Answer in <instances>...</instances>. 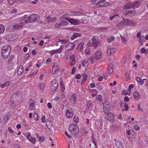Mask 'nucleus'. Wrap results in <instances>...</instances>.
I'll return each mask as SVG.
<instances>
[{"label": "nucleus", "mask_w": 148, "mask_h": 148, "mask_svg": "<svg viewBox=\"0 0 148 148\" xmlns=\"http://www.w3.org/2000/svg\"><path fill=\"white\" fill-rule=\"evenodd\" d=\"M68 21L71 25H78L80 24V22L79 20L73 18H69Z\"/></svg>", "instance_id": "obj_8"}, {"label": "nucleus", "mask_w": 148, "mask_h": 148, "mask_svg": "<svg viewBox=\"0 0 148 148\" xmlns=\"http://www.w3.org/2000/svg\"><path fill=\"white\" fill-rule=\"evenodd\" d=\"M113 71V65L112 64H109L108 67L107 73L109 74H111Z\"/></svg>", "instance_id": "obj_16"}, {"label": "nucleus", "mask_w": 148, "mask_h": 148, "mask_svg": "<svg viewBox=\"0 0 148 148\" xmlns=\"http://www.w3.org/2000/svg\"><path fill=\"white\" fill-rule=\"evenodd\" d=\"M75 46V43L73 42L70 43L66 45L65 49L67 51H71L74 49Z\"/></svg>", "instance_id": "obj_6"}, {"label": "nucleus", "mask_w": 148, "mask_h": 148, "mask_svg": "<svg viewBox=\"0 0 148 148\" xmlns=\"http://www.w3.org/2000/svg\"><path fill=\"white\" fill-rule=\"evenodd\" d=\"M101 96L100 95H97L96 97V99L97 100L99 101H100L101 100Z\"/></svg>", "instance_id": "obj_44"}, {"label": "nucleus", "mask_w": 148, "mask_h": 148, "mask_svg": "<svg viewBox=\"0 0 148 148\" xmlns=\"http://www.w3.org/2000/svg\"><path fill=\"white\" fill-rule=\"evenodd\" d=\"M123 21H121L119 23L117 24V27L119 28H121L123 27Z\"/></svg>", "instance_id": "obj_38"}, {"label": "nucleus", "mask_w": 148, "mask_h": 148, "mask_svg": "<svg viewBox=\"0 0 148 148\" xmlns=\"http://www.w3.org/2000/svg\"><path fill=\"white\" fill-rule=\"evenodd\" d=\"M69 41V39H60L59 40L58 42H60L61 44H66Z\"/></svg>", "instance_id": "obj_25"}, {"label": "nucleus", "mask_w": 148, "mask_h": 148, "mask_svg": "<svg viewBox=\"0 0 148 148\" xmlns=\"http://www.w3.org/2000/svg\"><path fill=\"white\" fill-rule=\"evenodd\" d=\"M29 103V108L31 110H34L35 108L34 105L35 104V101L32 99H31Z\"/></svg>", "instance_id": "obj_18"}, {"label": "nucleus", "mask_w": 148, "mask_h": 148, "mask_svg": "<svg viewBox=\"0 0 148 148\" xmlns=\"http://www.w3.org/2000/svg\"><path fill=\"white\" fill-rule=\"evenodd\" d=\"M121 39H122V42L124 43H125L126 42V38L125 37H121Z\"/></svg>", "instance_id": "obj_57"}, {"label": "nucleus", "mask_w": 148, "mask_h": 148, "mask_svg": "<svg viewBox=\"0 0 148 148\" xmlns=\"http://www.w3.org/2000/svg\"><path fill=\"white\" fill-rule=\"evenodd\" d=\"M33 118L36 120L37 121L38 120V115L35 112L34 114Z\"/></svg>", "instance_id": "obj_40"}, {"label": "nucleus", "mask_w": 148, "mask_h": 148, "mask_svg": "<svg viewBox=\"0 0 148 148\" xmlns=\"http://www.w3.org/2000/svg\"><path fill=\"white\" fill-rule=\"evenodd\" d=\"M140 128V127L138 125H135L134 127V129L135 130H138Z\"/></svg>", "instance_id": "obj_52"}, {"label": "nucleus", "mask_w": 148, "mask_h": 148, "mask_svg": "<svg viewBox=\"0 0 148 148\" xmlns=\"http://www.w3.org/2000/svg\"><path fill=\"white\" fill-rule=\"evenodd\" d=\"M60 85L61 88L62 89L64 90L65 89V87L64 85V84L63 82L62 81H61L60 82Z\"/></svg>", "instance_id": "obj_49"}, {"label": "nucleus", "mask_w": 148, "mask_h": 148, "mask_svg": "<svg viewBox=\"0 0 148 148\" xmlns=\"http://www.w3.org/2000/svg\"><path fill=\"white\" fill-rule=\"evenodd\" d=\"M41 120L42 123H44L45 122V116H43L41 119Z\"/></svg>", "instance_id": "obj_58"}, {"label": "nucleus", "mask_w": 148, "mask_h": 148, "mask_svg": "<svg viewBox=\"0 0 148 148\" xmlns=\"http://www.w3.org/2000/svg\"><path fill=\"white\" fill-rule=\"evenodd\" d=\"M63 47L62 46H61L58 49L55 50H52L50 51V53L51 55H53L55 53H60L62 51Z\"/></svg>", "instance_id": "obj_10"}, {"label": "nucleus", "mask_w": 148, "mask_h": 148, "mask_svg": "<svg viewBox=\"0 0 148 148\" xmlns=\"http://www.w3.org/2000/svg\"><path fill=\"white\" fill-rule=\"evenodd\" d=\"M69 130L72 134L76 136L78 135L79 132V129L75 125L73 124H71L69 125Z\"/></svg>", "instance_id": "obj_2"}, {"label": "nucleus", "mask_w": 148, "mask_h": 148, "mask_svg": "<svg viewBox=\"0 0 148 148\" xmlns=\"http://www.w3.org/2000/svg\"><path fill=\"white\" fill-rule=\"evenodd\" d=\"M146 50L143 47H142L140 49V52L142 53H146Z\"/></svg>", "instance_id": "obj_48"}, {"label": "nucleus", "mask_w": 148, "mask_h": 148, "mask_svg": "<svg viewBox=\"0 0 148 148\" xmlns=\"http://www.w3.org/2000/svg\"><path fill=\"white\" fill-rule=\"evenodd\" d=\"M11 50V47L9 45H6L2 49L1 54L4 58H8Z\"/></svg>", "instance_id": "obj_1"}, {"label": "nucleus", "mask_w": 148, "mask_h": 148, "mask_svg": "<svg viewBox=\"0 0 148 148\" xmlns=\"http://www.w3.org/2000/svg\"><path fill=\"white\" fill-rule=\"evenodd\" d=\"M58 82L56 80H53L51 87V89L53 91H55L58 87Z\"/></svg>", "instance_id": "obj_7"}, {"label": "nucleus", "mask_w": 148, "mask_h": 148, "mask_svg": "<svg viewBox=\"0 0 148 148\" xmlns=\"http://www.w3.org/2000/svg\"><path fill=\"white\" fill-rule=\"evenodd\" d=\"M11 12L12 13H16V9H13L11 11Z\"/></svg>", "instance_id": "obj_62"}, {"label": "nucleus", "mask_w": 148, "mask_h": 148, "mask_svg": "<svg viewBox=\"0 0 148 148\" xmlns=\"http://www.w3.org/2000/svg\"><path fill=\"white\" fill-rule=\"evenodd\" d=\"M116 84V81H114L113 83L111 82L110 84V85L111 86H113L114 85H115Z\"/></svg>", "instance_id": "obj_54"}, {"label": "nucleus", "mask_w": 148, "mask_h": 148, "mask_svg": "<svg viewBox=\"0 0 148 148\" xmlns=\"http://www.w3.org/2000/svg\"><path fill=\"white\" fill-rule=\"evenodd\" d=\"M15 2V0H8V2L10 4H12Z\"/></svg>", "instance_id": "obj_55"}, {"label": "nucleus", "mask_w": 148, "mask_h": 148, "mask_svg": "<svg viewBox=\"0 0 148 148\" xmlns=\"http://www.w3.org/2000/svg\"><path fill=\"white\" fill-rule=\"evenodd\" d=\"M23 72V69L22 66H20L17 71V73L18 75H21Z\"/></svg>", "instance_id": "obj_28"}, {"label": "nucleus", "mask_w": 148, "mask_h": 148, "mask_svg": "<svg viewBox=\"0 0 148 148\" xmlns=\"http://www.w3.org/2000/svg\"><path fill=\"white\" fill-rule=\"evenodd\" d=\"M116 51V49L114 48H110L108 49L107 53L108 55H111Z\"/></svg>", "instance_id": "obj_13"}, {"label": "nucleus", "mask_w": 148, "mask_h": 148, "mask_svg": "<svg viewBox=\"0 0 148 148\" xmlns=\"http://www.w3.org/2000/svg\"><path fill=\"white\" fill-rule=\"evenodd\" d=\"M45 86V85L43 83L40 84V88L42 90L44 88Z\"/></svg>", "instance_id": "obj_51"}, {"label": "nucleus", "mask_w": 148, "mask_h": 148, "mask_svg": "<svg viewBox=\"0 0 148 148\" xmlns=\"http://www.w3.org/2000/svg\"><path fill=\"white\" fill-rule=\"evenodd\" d=\"M70 58L71 61H75V57L74 55H71L70 56Z\"/></svg>", "instance_id": "obj_53"}, {"label": "nucleus", "mask_w": 148, "mask_h": 148, "mask_svg": "<svg viewBox=\"0 0 148 148\" xmlns=\"http://www.w3.org/2000/svg\"><path fill=\"white\" fill-rule=\"evenodd\" d=\"M68 22L66 21L62 20L59 23H56L54 26L55 28H58L61 27L63 26H65L68 25Z\"/></svg>", "instance_id": "obj_5"}, {"label": "nucleus", "mask_w": 148, "mask_h": 148, "mask_svg": "<svg viewBox=\"0 0 148 148\" xmlns=\"http://www.w3.org/2000/svg\"><path fill=\"white\" fill-rule=\"evenodd\" d=\"M26 137L27 138V139L29 140L30 139L32 138V136H31L30 134H27V136H26Z\"/></svg>", "instance_id": "obj_61"}, {"label": "nucleus", "mask_w": 148, "mask_h": 148, "mask_svg": "<svg viewBox=\"0 0 148 148\" xmlns=\"http://www.w3.org/2000/svg\"><path fill=\"white\" fill-rule=\"evenodd\" d=\"M133 96L135 99H138L140 97V95L137 92H135L133 93Z\"/></svg>", "instance_id": "obj_31"}, {"label": "nucleus", "mask_w": 148, "mask_h": 148, "mask_svg": "<svg viewBox=\"0 0 148 148\" xmlns=\"http://www.w3.org/2000/svg\"><path fill=\"white\" fill-rule=\"evenodd\" d=\"M140 2L139 1H135L134 2L132 3L133 8L138 7L140 6Z\"/></svg>", "instance_id": "obj_24"}, {"label": "nucleus", "mask_w": 148, "mask_h": 148, "mask_svg": "<svg viewBox=\"0 0 148 148\" xmlns=\"http://www.w3.org/2000/svg\"><path fill=\"white\" fill-rule=\"evenodd\" d=\"M20 20L19 22L18 23H16L13 26V28L15 29H19L21 28L23 25L20 23Z\"/></svg>", "instance_id": "obj_12"}, {"label": "nucleus", "mask_w": 148, "mask_h": 148, "mask_svg": "<svg viewBox=\"0 0 148 148\" xmlns=\"http://www.w3.org/2000/svg\"><path fill=\"white\" fill-rule=\"evenodd\" d=\"M119 17V16L117 14H116L110 17V20L112 21L114 19H117Z\"/></svg>", "instance_id": "obj_32"}, {"label": "nucleus", "mask_w": 148, "mask_h": 148, "mask_svg": "<svg viewBox=\"0 0 148 148\" xmlns=\"http://www.w3.org/2000/svg\"><path fill=\"white\" fill-rule=\"evenodd\" d=\"M136 79L140 84L142 85L143 84V81H142L140 77H137L136 78Z\"/></svg>", "instance_id": "obj_29"}, {"label": "nucleus", "mask_w": 148, "mask_h": 148, "mask_svg": "<svg viewBox=\"0 0 148 148\" xmlns=\"http://www.w3.org/2000/svg\"><path fill=\"white\" fill-rule=\"evenodd\" d=\"M9 85V82H6L5 83L2 84L0 85L1 87L2 88H5V86H7Z\"/></svg>", "instance_id": "obj_33"}, {"label": "nucleus", "mask_w": 148, "mask_h": 148, "mask_svg": "<svg viewBox=\"0 0 148 148\" xmlns=\"http://www.w3.org/2000/svg\"><path fill=\"white\" fill-rule=\"evenodd\" d=\"M60 18L61 20L64 19L67 20L68 21H69V18H68L66 17V15H64L61 16Z\"/></svg>", "instance_id": "obj_36"}, {"label": "nucleus", "mask_w": 148, "mask_h": 148, "mask_svg": "<svg viewBox=\"0 0 148 148\" xmlns=\"http://www.w3.org/2000/svg\"><path fill=\"white\" fill-rule=\"evenodd\" d=\"M92 105V103L90 101H88L86 104V106L88 108H90Z\"/></svg>", "instance_id": "obj_45"}, {"label": "nucleus", "mask_w": 148, "mask_h": 148, "mask_svg": "<svg viewBox=\"0 0 148 148\" xmlns=\"http://www.w3.org/2000/svg\"><path fill=\"white\" fill-rule=\"evenodd\" d=\"M58 69V64L57 63H55L53 68L52 73H56V71H57V70Z\"/></svg>", "instance_id": "obj_23"}, {"label": "nucleus", "mask_w": 148, "mask_h": 148, "mask_svg": "<svg viewBox=\"0 0 148 148\" xmlns=\"http://www.w3.org/2000/svg\"><path fill=\"white\" fill-rule=\"evenodd\" d=\"M124 107L125 108V110L127 111L129 109V107L128 105L126 103H125V104L124 105Z\"/></svg>", "instance_id": "obj_46"}, {"label": "nucleus", "mask_w": 148, "mask_h": 148, "mask_svg": "<svg viewBox=\"0 0 148 148\" xmlns=\"http://www.w3.org/2000/svg\"><path fill=\"white\" fill-rule=\"evenodd\" d=\"M115 144L118 148H121L122 147V144L119 141L116 142L115 143Z\"/></svg>", "instance_id": "obj_35"}, {"label": "nucleus", "mask_w": 148, "mask_h": 148, "mask_svg": "<svg viewBox=\"0 0 148 148\" xmlns=\"http://www.w3.org/2000/svg\"><path fill=\"white\" fill-rule=\"evenodd\" d=\"M124 100L125 101H128L129 100V99L128 97L125 96L124 97Z\"/></svg>", "instance_id": "obj_60"}, {"label": "nucleus", "mask_w": 148, "mask_h": 148, "mask_svg": "<svg viewBox=\"0 0 148 148\" xmlns=\"http://www.w3.org/2000/svg\"><path fill=\"white\" fill-rule=\"evenodd\" d=\"M79 119L77 116H75L73 118V121L76 123L79 122Z\"/></svg>", "instance_id": "obj_39"}, {"label": "nucleus", "mask_w": 148, "mask_h": 148, "mask_svg": "<svg viewBox=\"0 0 148 148\" xmlns=\"http://www.w3.org/2000/svg\"><path fill=\"white\" fill-rule=\"evenodd\" d=\"M95 5V7H105L108 6L109 5V4L106 2L105 0H103L98 2Z\"/></svg>", "instance_id": "obj_4"}, {"label": "nucleus", "mask_w": 148, "mask_h": 148, "mask_svg": "<svg viewBox=\"0 0 148 148\" xmlns=\"http://www.w3.org/2000/svg\"><path fill=\"white\" fill-rule=\"evenodd\" d=\"M82 36V35L80 33H75L73 34L71 38V40H73L74 39L78 37H80Z\"/></svg>", "instance_id": "obj_15"}, {"label": "nucleus", "mask_w": 148, "mask_h": 148, "mask_svg": "<svg viewBox=\"0 0 148 148\" xmlns=\"http://www.w3.org/2000/svg\"><path fill=\"white\" fill-rule=\"evenodd\" d=\"M106 117L108 120L111 122H113L114 121V114L112 113L108 112Z\"/></svg>", "instance_id": "obj_11"}, {"label": "nucleus", "mask_w": 148, "mask_h": 148, "mask_svg": "<svg viewBox=\"0 0 148 148\" xmlns=\"http://www.w3.org/2000/svg\"><path fill=\"white\" fill-rule=\"evenodd\" d=\"M15 148H21V146L17 144H14Z\"/></svg>", "instance_id": "obj_63"}, {"label": "nucleus", "mask_w": 148, "mask_h": 148, "mask_svg": "<svg viewBox=\"0 0 148 148\" xmlns=\"http://www.w3.org/2000/svg\"><path fill=\"white\" fill-rule=\"evenodd\" d=\"M102 54L100 52H97L95 53L94 58L97 60L99 59L101 57Z\"/></svg>", "instance_id": "obj_21"}, {"label": "nucleus", "mask_w": 148, "mask_h": 148, "mask_svg": "<svg viewBox=\"0 0 148 148\" xmlns=\"http://www.w3.org/2000/svg\"><path fill=\"white\" fill-rule=\"evenodd\" d=\"M76 95L75 94H73L72 95L70 98L71 102L74 105L75 103V101H76Z\"/></svg>", "instance_id": "obj_22"}, {"label": "nucleus", "mask_w": 148, "mask_h": 148, "mask_svg": "<svg viewBox=\"0 0 148 148\" xmlns=\"http://www.w3.org/2000/svg\"><path fill=\"white\" fill-rule=\"evenodd\" d=\"M114 37L113 36H111L108 37L107 39V42H111L114 39Z\"/></svg>", "instance_id": "obj_34"}, {"label": "nucleus", "mask_w": 148, "mask_h": 148, "mask_svg": "<svg viewBox=\"0 0 148 148\" xmlns=\"http://www.w3.org/2000/svg\"><path fill=\"white\" fill-rule=\"evenodd\" d=\"M29 140L32 143H35L36 142V139L34 137H32Z\"/></svg>", "instance_id": "obj_42"}, {"label": "nucleus", "mask_w": 148, "mask_h": 148, "mask_svg": "<svg viewBox=\"0 0 148 148\" xmlns=\"http://www.w3.org/2000/svg\"><path fill=\"white\" fill-rule=\"evenodd\" d=\"M139 38V40H138V42L141 45H143V40H144V37L143 36H141V37Z\"/></svg>", "instance_id": "obj_37"}, {"label": "nucleus", "mask_w": 148, "mask_h": 148, "mask_svg": "<svg viewBox=\"0 0 148 148\" xmlns=\"http://www.w3.org/2000/svg\"><path fill=\"white\" fill-rule=\"evenodd\" d=\"M37 16L36 14H33L29 16L32 22L35 21L37 19Z\"/></svg>", "instance_id": "obj_19"}, {"label": "nucleus", "mask_w": 148, "mask_h": 148, "mask_svg": "<svg viewBox=\"0 0 148 148\" xmlns=\"http://www.w3.org/2000/svg\"><path fill=\"white\" fill-rule=\"evenodd\" d=\"M81 75L79 74H77L75 76V78L77 79H79L81 77Z\"/></svg>", "instance_id": "obj_64"}, {"label": "nucleus", "mask_w": 148, "mask_h": 148, "mask_svg": "<svg viewBox=\"0 0 148 148\" xmlns=\"http://www.w3.org/2000/svg\"><path fill=\"white\" fill-rule=\"evenodd\" d=\"M124 20L125 21L126 24H127L128 23H129L130 24H132V22L131 20H128L127 19H126Z\"/></svg>", "instance_id": "obj_41"}, {"label": "nucleus", "mask_w": 148, "mask_h": 148, "mask_svg": "<svg viewBox=\"0 0 148 148\" xmlns=\"http://www.w3.org/2000/svg\"><path fill=\"white\" fill-rule=\"evenodd\" d=\"M133 13V14L134 15L136 13V12L134 10H131L130 11H129L128 12V13Z\"/></svg>", "instance_id": "obj_59"}, {"label": "nucleus", "mask_w": 148, "mask_h": 148, "mask_svg": "<svg viewBox=\"0 0 148 148\" xmlns=\"http://www.w3.org/2000/svg\"><path fill=\"white\" fill-rule=\"evenodd\" d=\"M5 30L4 26L3 25L0 24V35L4 33Z\"/></svg>", "instance_id": "obj_26"}, {"label": "nucleus", "mask_w": 148, "mask_h": 148, "mask_svg": "<svg viewBox=\"0 0 148 148\" xmlns=\"http://www.w3.org/2000/svg\"><path fill=\"white\" fill-rule=\"evenodd\" d=\"M110 105L109 104L107 105L106 106V105H104L103 110H104L105 112L110 110Z\"/></svg>", "instance_id": "obj_27"}, {"label": "nucleus", "mask_w": 148, "mask_h": 148, "mask_svg": "<svg viewBox=\"0 0 148 148\" xmlns=\"http://www.w3.org/2000/svg\"><path fill=\"white\" fill-rule=\"evenodd\" d=\"M46 19L48 21L49 23L50 22H55L56 21V18L55 17L53 18L50 16H47Z\"/></svg>", "instance_id": "obj_20"}, {"label": "nucleus", "mask_w": 148, "mask_h": 148, "mask_svg": "<svg viewBox=\"0 0 148 148\" xmlns=\"http://www.w3.org/2000/svg\"><path fill=\"white\" fill-rule=\"evenodd\" d=\"M73 114L71 108H69L66 110V115L67 117L71 118L73 117Z\"/></svg>", "instance_id": "obj_9"}, {"label": "nucleus", "mask_w": 148, "mask_h": 148, "mask_svg": "<svg viewBox=\"0 0 148 148\" xmlns=\"http://www.w3.org/2000/svg\"><path fill=\"white\" fill-rule=\"evenodd\" d=\"M84 43L83 42L80 43L77 46V49L81 51L83 50L84 48Z\"/></svg>", "instance_id": "obj_30"}, {"label": "nucleus", "mask_w": 148, "mask_h": 148, "mask_svg": "<svg viewBox=\"0 0 148 148\" xmlns=\"http://www.w3.org/2000/svg\"><path fill=\"white\" fill-rule=\"evenodd\" d=\"M44 138L43 137H40L38 139L39 141L40 142H42L44 141Z\"/></svg>", "instance_id": "obj_50"}, {"label": "nucleus", "mask_w": 148, "mask_h": 148, "mask_svg": "<svg viewBox=\"0 0 148 148\" xmlns=\"http://www.w3.org/2000/svg\"><path fill=\"white\" fill-rule=\"evenodd\" d=\"M133 8L132 3L129 2L126 4L123 7V9H128L129 8Z\"/></svg>", "instance_id": "obj_17"}, {"label": "nucleus", "mask_w": 148, "mask_h": 148, "mask_svg": "<svg viewBox=\"0 0 148 148\" xmlns=\"http://www.w3.org/2000/svg\"><path fill=\"white\" fill-rule=\"evenodd\" d=\"M90 48L89 47H87L85 50V53L86 54H89L90 53Z\"/></svg>", "instance_id": "obj_43"}, {"label": "nucleus", "mask_w": 148, "mask_h": 148, "mask_svg": "<svg viewBox=\"0 0 148 148\" xmlns=\"http://www.w3.org/2000/svg\"><path fill=\"white\" fill-rule=\"evenodd\" d=\"M138 108L139 111H141L142 112H143V110L141 108L140 104H138Z\"/></svg>", "instance_id": "obj_47"}, {"label": "nucleus", "mask_w": 148, "mask_h": 148, "mask_svg": "<svg viewBox=\"0 0 148 148\" xmlns=\"http://www.w3.org/2000/svg\"><path fill=\"white\" fill-rule=\"evenodd\" d=\"M31 21L29 16L27 17L26 15L23 16L22 18L20 19V23L23 25L28 23H32V22Z\"/></svg>", "instance_id": "obj_3"}, {"label": "nucleus", "mask_w": 148, "mask_h": 148, "mask_svg": "<svg viewBox=\"0 0 148 148\" xmlns=\"http://www.w3.org/2000/svg\"><path fill=\"white\" fill-rule=\"evenodd\" d=\"M92 41V46L96 48L98 45V41L96 40V38L95 37H93L91 39Z\"/></svg>", "instance_id": "obj_14"}, {"label": "nucleus", "mask_w": 148, "mask_h": 148, "mask_svg": "<svg viewBox=\"0 0 148 148\" xmlns=\"http://www.w3.org/2000/svg\"><path fill=\"white\" fill-rule=\"evenodd\" d=\"M75 68H73L72 70L71 74L72 75L74 74L75 73Z\"/></svg>", "instance_id": "obj_56"}]
</instances>
